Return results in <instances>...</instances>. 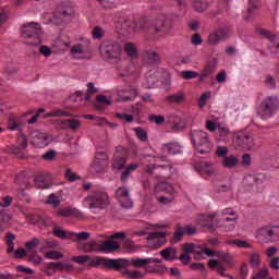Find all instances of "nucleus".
Wrapping results in <instances>:
<instances>
[{
  "mask_svg": "<svg viewBox=\"0 0 279 279\" xmlns=\"http://www.w3.org/2000/svg\"><path fill=\"white\" fill-rule=\"evenodd\" d=\"M227 243L244 250H252V245L245 240H229Z\"/></svg>",
  "mask_w": 279,
  "mask_h": 279,
  "instance_id": "ea45409f",
  "label": "nucleus"
},
{
  "mask_svg": "<svg viewBox=\"0 0 279 279\" xmlns=\"http://www.w3.org/2000/svg\"><path fill=\"white\" fill-rule=\"evenodd\" d=\"M65 178L68 182H75V180H81L80 175L75 174L72 169H66L65 171Z\"/></svg>",
  "mask_w": 279,
  "mask_h": 279,
  "instance_id": "13d9d810",
  "label": "nucleus"
},
{
  "mask_svg": "<svg viewBox=\"0 0 279 279\" xmlns=\"http://www.w3.org/2000/svg\"><path fill=\"white\" fill-rule=\"evenodd\" d=\"M73 263L78 265H88V267H105V269H111L113 271H122L130 267V260L125 258H108V257H96L92 258L89 255H80L72 257Z\"/></svg>",
  "mask_w": 279,
  "mask_h": 279,
  "instance_id": "f257e3e1",
  "label": "nucleus"
},
{
  "mask_svg": "<svg viewBox=\"0 0 279 279\" xmlns=\"http://www.w3.org/2000/svg\"><path fill=\"white\" fill-rule=\"evenodd\" d=\"M148 121L156 123V125H162V123H165V116L150 114L148 116Z\"/></svg>",
  "mask_w": 279,
  "mask_h": 279,
  "instance_id": "603ef678",
  "label": "nucleus"
},
{
  "mask_svg": "<svg viewBox=\"0 0 279 279\" xmlns=\"http://www.w3.org/2000/svg\"><path fill=\"white\" fill-rule=\"evenodd\" d=\"M121 247V244L117 241H104L100 244V252H104L105 254H110L111 252H117Z\"/></svg>",
  "mask_w": 279,
  "mask_h": 279,
  "instance_id": "5701e85b",
  "label": "nucleus"
},
{
  "mask_svg": "<svg viewBox=\"0 0 279 279\" xmlns=\"http://www.w3.org/2000/svg\"><path fill=\"white\" fill-rule=\"evenodd\" d=\"M100 53L109 64H113L117 71H125V60L123 59V48L114 40L105 39L100 44Z\"/></svg>",
  "mask_w": 279,
  "mask_h": 279,
  "instance_id": "f03ea898",
  "label": "nucleus"
},
{
  "mask_svg": "<svg viewBox=\"0 0 279 279\" xmlns=\"http://www.w3.org/2000/svg\"><path fill=\"white\" fill-rule=\"evenodd\" d=\"M45 256H46V258H50L51 260H58L59 258L63 257L62 253H60L58 251L46 252Z\"/></svg>",
  "mask_w": 279,
  "mask_h": 279,
  "instance_id": "6e6d98bb",
  "label": "nucleus"
},
{
  "mask_svg": "<svg viewBox=\"0 0 279 279\" xmlns=\"http://www.w3.org/2000/svg\"><path fill=\"white\" fill-rule=\"evenodd\" d=\"M256 13V4L254 2L248 1V7L246 12H243L244 21H252V16Z\"/></svg>",
  "mask_w": 279,
  "mask_h": 279,
  "instance_id": "f704fd0d",
  "label": "nucleus"
},
{
  "mask_svg": "<svg viewBox=\"0 0 279 279\" xmlns=\"http://www.w3.org/2000/svg\"><path fill=\"white\" fill-rule=\"evenodd\" d=\"M269 267L274 271H279V257H272L269 262Z\"/></svg>",
  "mask_w": 279,
  "mask_h": 279,
  "instance_id": "774afa93",
  "label": "nucleus"
},
{
  "mask_svg": "<svg viewBox=\"0 0 279 279\" xmlns=\"http://www.w3.org/2000/svg\"><path fill=\"white\" fill-rule=\"evenodd\" d=\"M35 185L38 189H50L51 183L47 180V177L43 172H39L35 175Z\"/></svg>",
  "mask_w": 279,
  "mask_h": 279,
  "instance_id": "b1692460",
  "label": "nucleus"
},
{
  "mask_svg": "<svg viewBox=\"0 0 279 279\" xmlns=\"http://www.w3.org/2000/svg\"><path fill=\"white\" fill-rule=\"evenodd\" d=\"M184 254L191 255L195 252V243H184L183 244Z\"/></svg>",
  "mask_w": 279,
  "mask_h": 279,
  "instance_id": "69168bd1",
  "label": "nucleus"
},
{
  "mask_svg": "<svg viewBox=\"0 0 279 279\" xmlns=\"http://www.w3.org/2000/svg\"><path fill=\"white\" fill-rule=\"evenodd\" d=\"M265 236L269 239V241H278L279 240V227L274 226L270 228H266L264 230Z\"/></svg>",
  "mask_w": 279,
  "mask_h": 279,
  "instance_id": "a878e982",
  "label": "nucleus"
},
{
  "mask_svg": "<svg viewBox=\"0 0 279 279\" xmlns=\"http://www.w3.org/2000/svg\"><path fill=\"white\" fill-rule=\"evenodd\" d=\"M97 93V87L95 83H87V93L84 95V101H90V95Z\"/></svg>",
  "mask_w": 279,
  "mask_h": 279,
  "instance_id": "de8ad7c7",
  "label": "nucleus"
},
{
  "mask_svg": "<svg viewBox=\"0 0 279 279\" xmlns=\"http://www.w3.org/2000/svg\"><path fill=\"white\" fill-rule=\"evenodd\" d=\"M121 28L129 34H136V32H143L147 29V20L142 19L138 22L132 20H122Z\"/></svg>",
  "mask_w": 279,
  "mask_h": 279,
  "instance_id": "1a4fd4ad",
  "label": "nucleus"
},
{
  "mask_svg": "<svg viewBox=\"0 0 279 279\" xmlns=\"http://www.w3.org/2000/svg\"><path fill=\"white\" fill-rule=\"evenodd\" d=\"M46 204H49L50 206H53L54 208H58L61 204L60 197L56 194H50L48 196V199L46 201Z\"/></svg>",
  "mask_w": 279,
  "mask_h": 279,
  "instance_id": "3c124183",
  "label": "nucleus"
},
{
  "mask_svg": "<svg viewBox=\"0 0 279 279\" xmlns=\"http://www.w3.org/2000/svg\"><path fill=\"white\" fill-rule=\"evenodd\" d=\"M239 220V216L234 217H222L218 220L217 226L218 228H222L225 232H230V230H234L236 228V221Z\"/></svg>",
  "mask_w": 279,
  "mask_h": 279,
  "instance_id": "a211bd4d",
  "label": "nucleus"
},
{
  "mask_svg": "<svg viewBox=\"0 0 279 279\" xmlns=\"http://www.w3.org/2000/svg\"><path fill=\"white\" fill-rule=\"evenodd\" d=\"M118 202L122 208H132V198L130 197V194L126 196H121L118 198Z\"/></svg>",
  "mask_w": 279,
  "mask_h": 279,
  "instance_id": "49530a36",
  "label": "nucleus"
},
{
  "mask_svg": "<svg viewBox=\"0 0 279 279\" xmlns=\"http://www.w3.org/2000/svg\"><path fill=\"white\" fill-rule=\"evenodd\" d=\"M131 265L135 268L149 267V259L148 258H132Z\"/></svg>",
  "mask_w": 279,
  "mask_h": 279,
  "instance_id": "79ce46f5",
  "label": "nucleus"
},
{
  "mask_svg": "<svg viewBox=\"0 0 279 279\" xmlns=\"http://www.w3.org/2000/svg\"><path fill=\"white\" fill-rule=\"evenodd\" d=\"M122 276L124 278L128 279H141V278H145V272L141 271V270H123L122 271Z\"/></svg>",
  "mask_w": 279,
  "mask_h": 279,
  "instance_id": "c85d7f7f",
  "label": "nucleus"
},
{
  "mask_svg": "<svg viewBox=\"0 0 279 279\" xmlns=\"http://www.w3.org/2000/svg\"><path fill=\"white\" fill-rule=\"evenodd\" d=\"M181 77L183 80H196V77H199V73L192 70H186L181 72Z\"/></svg>",
  "mask_w": 279,
  "mask_h": 279,
  "instance_id": "09e8293b",
  "label": "nucleus"
},
{
  "mask_svg": "<svg viewBox=\"0 0 279 279\" xmlns=\"http://www.w3.org/2000/svg\"><path fill=\"white\" fill-rule=\"evenodd\" d=\"M71 101H74V104H78V106H84L86 104V101L88 100H84V92H76L75 94H73L70 97Z\"/></svg>",
  "mask_w": 279,
  "mask_h": 279,
  "instance_id": "a19ab883",
  "label": "nucleus"
},
{
  "mask_svg": "<svg viewBox=\"0 0 279 279\" xmlns=\"http://www.w3.org/2000/svg\"><path fill=\"white\" fill-rule=\"evenodd\" d=\"M217 59L208 61V63L205 64L203 70L201 71V74H198L199 82H206L208 77H213V75H215V71H217Z\"/></svg>",
  "mask_w": 279,
  "mask_h": 279,
  "instance_id": "4468645a",
  "label": "nucleus"
},
{
  "mask_svg": "<svg viewBox=\"0 0 279 279\" xmlns=\"http://www.w3.org/2000/svg\"><path fill=\"white\" fill-rule=\"evenodd\" d=\"M52 234L57 236V239H73L71 233H66L60 226H54L52 229Z\"/></svg>",
  "mask_w": 279,
  "mask_h": 279,
  "instance_id": "2f4dec72",
  "label": "nucleus"
},
{
  "mask_svg": "<svg viewBox=\"0 0 279 279\" xmlns=\"http://www.w3.org/2000/svg\"><path fill=\"white\" fill-rule=\"evenodd\" d=\"M149 29L155 34H167V32H169V26L167 25V17L165 15H159L153 22Z\"/></svg>",
  "mask_w": 279,
  "mask_h": 279,
  "instance_id": "ddd939ff",
  "label": "nucleus"
},
{
  "mask_svg": "<svg viewBox=\"0 0 279 279\" xmlns=\"http://www.w3.org/2000/svg\"><path fill=\"white\" fill-rule=\"evenodd\" d=\"M239 163V158L235 155L227 156L222 160V166L226 169H234Z\"/></svg>",
  "mask_w": 279,
  "mask_h": 279,
  "instance_id": "cd10ccee",
  "label": "nucleus"
},
{
  "mask_svg": "<svg viewBox=\"0 0 279 279\" xmlns=\"http://www.w3.org/2000/svg\"><path fill=\"white\" fill-rule=\"evenodd\" d=\"M142 60L144 64H147L148 66L160 64L161 62L160 53H158V51L154 50L153 48L144 50L142 53Z\"/></svg>",
  "mask_w": 279,
  "mask_h": 279,
  "instance_id": "f8f14e48",
  "label": "nucleus"
},
{
  "mask_svg": "<svg viewBox=\"0 0 279 279\" xmlns=\"http://www.w3.org/2000/svg\"><path fill=\"white\" fill-rule=\"evenodd\" d=\"M48 117H71V113H69L68 111H62L60 109H56V110L51 111L50 113H48Z\"/></svg>",
  "mask_w": 279,
  "mask_h": 279,
  "instance_id": "e2e57ef3",
  "label": "nucleus"
},
{
  "mask_svg": "<svg viewBox=\"0 0 279 279\" xmlns=\"http://www.w3.org/2000/svg\"><path fill=\"white\" fill-rule=\"evenodd\" d=\"M56 150L51 149V150H48L46 151L44 155H43V159L44 160H56Z\"/></svg>",
  "mask_w": 279,
  "mask_h": 279,
  "instance_id": "338daca9",
  "label": "nucleus"
},
{
  "mask_svg": "<svg viewBox=\"0 0 279 279\" xmlns=\"http://www.w3.org/2000/svg\"><path fill=\"white\" fill-rule=\"evenodd\" d=\"M83 206L85 208H89V210H104L107 206H110V198L106 192L94 191L84 198Z\"/></svg>",
  "mask_w": 279,
  "mask_h": 279,
  "instance_id": "20e7f679",
  "label": "nucleus"
},
{
  "mask_svg": "<svg viewBox=\"0 0 279 279\" xmlns=\"http://www.w3.org/2000/svg\"><path fill=\"white\" fill-rule=\"evenodd\" d=\"M166 104H177V106H180V104H184L186 101V94L184 92H178L171 95H168L165 97Z\"/></svg>",
  "mask_w": 279,
  "mask_h": 279,
  "instance_id": "aec40b11",
  "label": "nucleus"
},
{
  "mask_svg": "<svg viewBox=\"0 0 279 279\" xmlns=\"http://www.w3.org/2000/svg\"><path fill=\"white\" fill-rule=\"evenodd\" d=\"M171 169H173V165L169 162L168 165H150L146 167V173L154 175V178H167L169 173H171Z\"/></svg>",
  "mask_w": 279,
  "mask_h": 279,
  "instance_id": "9d476101",
  "label": "nucleus"
},
{
  "mask_svg": "<svg viewBox=\"0 0 279 279\" xmlns=\"http://www.w3.org/2000/svg\"><path fill=\"white\" fill-rule=\"evenodd\" d=\"M138 167H141V163H138V162L131 163L130 166H128L121 174V181L128 182V179L130 178V173L132 171H136V169H138Z\"/></svg>",
  "mask_w": 279,
  "mask_h": 279,
  "instance_id": "7c9ffc66",
  "label": "nucleus"
},
{
  "mask_svg": "<svg viewBox=\"0 0 279 279\" xmlns=\"http://www.w3.org/2000/svg\"><path fill=\"white\" fill-rule=\"evenodd\" d=\"M72 241H74L75 243H80V241H88V239H90V232H80V233H75L72 232Z\"/></svg>",
  "mask_w": 279,
  "mask_h": 279,
  "instance_id": "c9c22d12",
  "label": "nucleus"
},
{
  "mask_svg": "<svg viewBox=\"0 0 279 279\" xmlns=\"http://www.w3.org/2000/svg\"><path fill=\"white\" fill-rule=\"evenodd\" d=\"M192 5L196 12H205L208 10V0H193Z\"/></svg>",
  "mask_w": 279,
  "mask_h": 279,
  "instance_id": "473e14b6",
  "label": "nucleus"
},
{
  "mask_svg": "<svg viewBox=\"0 0 279 279\" xmlns=\"http://www.w3.org/2000/svg\"><path fill=\"white\" fill-rule=\"evenodd\" d=\"M124 51L131 60H137L138 58V48L136 47L135 44L128 43L124 45Z\"/></svg>",
  "mask_w": 279,
  "mask_h": 279,
  "instance_id": "393cba45",
  "label": "nucleus"
},
{
  "mask_svg": "<svg viewBox=\"0 0 279 279\" xmlns=\"http://www.w3.org/2000/svg\"><path fill=\"white\" fill-rule=\"evenodd\" d=\"M216 156L218 158H226L228 156V146H218L216 149Z\"/></svg>",
  "mask_w": 279,
  "mask_h": 279,
  "instance_id": "052dcab7",
  "label": "nucleus"
},
{
  "mask_svg": "<svg viewBox=\"0 0 279 279\" xmlns=\"http://www.w3.org/2000/svg\"><path fill=\"white\" fill-rule=\"evenodd\" d=\"M21 36L26 45L38 47L43 44V27L36 22H29L22 25Z\"/></svg>",
  "mask_w": 279,
  "mask_h": 279,
  "instance_id": "7ed1b4c3",
  "label": "nucleus"
},
{
  "mask_svg": "<svg viewBox=\"0 0 279 279\" xmlns=\"http://www.w3.org/2000/svg\"><path fill=\"white\" fill-rule=\"evenodd\" d=\"M134 132H135L137 138L140 141H142V143H147L149 136L147 135V131H145V129L137 126L134 129Z\"/></svg>",
  "mask_w": 279,
  "mask_h": 279,
  "instance_id": "37998d69",
  "label": "nucleus"
},
{
  "mask_svg": "<svg viewBox=\"0 0 279 279\" xmlns=\"http://www.w3.org/2000/svg\"><path fill=\"white\" fill-rule=\"evenodd\" d=\"M20 125H21V121L19 120V118L14 117V114H11L8 121V130H11L12 132H14L19 130Z\"/></svg>",
  "mask_w": 279,
  "mask_h": 279,
  "instance_id": "e433bc0d",
  "label": "nucleus"
},
{
  "mask_svg": "<svg viewBox=\"0 0 279 279\" xmlns=\"http://www.w3.org/2000/svg\"><path fill=\"white\" fill-rule=\"evenodd\" d=\"M161 156L157 157L161 162H169L167 156H178L182 154V145L178 142L165 143L160 147Z\"/></svg>",
  "mask_w": 279,
  "mask_h": 279,
  "instance_id": "6e6552de",
  "label": "nucleus"
},
{
  "mask_svg": "<svg viewBox=\"0 0 279 279\" xmlns=\"http://www.w3.org/2000/svg\"><path fill=\"white\" fill-rule=\"evenodd\" d=\"M48 269L51 271H71L73 265L63 262H51L47 265Z\"/></svg>",
  "mask_w": 279,
  "mask_h": 279,
  "instance_id": "4be33fe9",
  "label": "nucleus"
},
{
  "mask_svg": "<svg viewBox=\"0 0 279 279\" xmlns=\"http://www.w3.org/2000/svg\"><path fill=\"white\" fill-rule=\"evenodd\" d=\"M66 123L68 128L72 130V132H77V130L82 128V121L77 119L57 120V125H59L61 130H64V125H66Z\"/></svg>",
  "mask_w": 279,
  "mask_h": 279,
  "instance_id": "6ab92c4d",
  "label": "nucleus"
},
{
  "mask_svg": "<svg viewBox=\"0 0 279 279\" xmlns=\"http://www.w3.org/2000/svg\"><path fill=\"white\" fill-rule=\"evenodd\" d=\"M192 142L198 154H210L213 151V143L208 140V133L205 131H194Z\"/></svg>",
  "mask_w": 279,
  "mask_h": 279,
  "instance_id": "39448f33",
  "label": "nucleus"
},
{
  "mask_svg": "<svg viewBox=\"0 0 279 279\" xmlns=\"http://www.w3.org/2000/svg\"><path fill=\"white\" fill-rule=\"evenodd\" d=\"M56 217H74L75 219H82L84 217V214L80 211V209L68 206L65 208H61L54 213Z\"/></svg>",
  "mask_w": 279,
  "mask_h": 279,
  "instance_id": "f3484780",
  "label": "nucleus"
},
{
  "mask_svg": "<svg viewBox=\"0 0 279 279\" xmlns=\"http://www.w3.org/2000/svg\"><path fill=\"white\" fill-rule=\"evenodd\" d=\"M106 36V32H104V28H101L100 26H95L92 31V38H94V40H101V38H104Z\"/></svg>",
  "mask_w": 279,
  "mask_h": 279,
  "instance_id": "a18cd8bd",
  "label": "nucleus"
},
{
  "mask_svg": "<svg viewBox=\"0 0 279 279\" xmlns=\"http://www.w3.org/2000/svg\"><path fill=\"white\" fill-rule=\"evenodd\" d=\"M175 254H178V251L173 247H166L160 251V256H162L165 260H175L178 258Z\"/></svg>",
  "mask_w": 279,
  "mask_h": 279,
  "instance_id": "bb28decb",
  "label": "nucleus"
},
{
  "mask_svg": "<svg viewBox=\"0 0 279 279\" xmlns=\"http://www.w3.org/2000/svg\"><path fill=\"white\" fill-rule=\"evenodd\" d=\"M40 245V240L33 238L31 241L25 243L26 250H36Z\"/></svg>",
  "mask_w": 279,
  "mask_h": 279,
  "instance_id": "4d7b16f0",
  "label": "nucleus"
},
{
  "mask_svg": "<svg viewBox=\"0 0 279 279\" xmlns=\"http://www.w3.org/2000/svg\"><path fill=\"white\" fill-rule=\"evenodd\" d=\"M167 266H162V265H154V266H146L145 270L147 271V274H166L167 271Z\"/></svg>",
  "mask_w": 279,
  "mask_h": 279,
  "instance_id": "72a5a7b5",
  "label": "nucleus"
},
{
  "mask_svg": "<svg viewBox=\"0 0 279 279\" xmlns=\"http://www.w3.org/2000/svg\"><path fill=\"white\" fill-rule=\"evenodd\" d=\"M128 160L125 157H118L113 160L112 167L116 169V171H121V169L125 168Z\"/></svg>",
  "mask_w": 279,
  "mask_h": 279,
  "instance_id": "c03bdc74",
  "label": "nucleus"
},
{
  "mask_svg": "<svg viewBox=\"0 0 279 279\" xmlns=\"http://www.w3.org/2000/svg\"><path fill=\"white\" fill-rule=\"evenodd\" d=\"M248 263L251 267H253L254 269H257V267H260V254L256 252L251 253L248 257Z\"/></svg>",
  "mask_w": 279,
  "mask_h": 279,
  "instance_id": "4c0bfd02",
  "label": "nucleus"
},
{
  "mask_svg": "<svg viewBox=\"0 0 279 279\" xmlns=\"http://www.w3.org/2000/svg\"><path fill=\"white\" fill-rule=\"evenodd\" d=\"M184 228L182 225H178L174 231V241H182V239H184Z\"/></svg>",
  "mask_w": 279,
  "mask_h": 279,
  "instance_id": "864d4df0",
  "label": "nucleus"
},
{
  "mask_svg": "<svg viewBox=\"0 0 279 279\" xmlns=\"http://www.w3.org/2000/svg\"><path fill=\"white\" fill-rule=\"evenodd\" d=\"M117 119H120L121 121H126V123H132L134 121V116L128 114L125 112L123 113H116Z\"/></svg>",
  "mask_w": 279,
  "mask_h": 279,
  "instance_id": "5fc2aeb1",
  "label": "nucleus"
},
{
  "mask_svg": "<svg viewBox=\"0 0 279 279\" xmlns=\"http://www.w3.org/2000/svg\"><path fill=\"white\" fill-rule=\"evenodd\" d=\"M279 109V98L277 96H268L263 99L257 114L260 119H271L276 110Z\"/></svg>",
  "mask_w": 279,
  "mask_h": 279,
  "instance_id": "423d86ee",
  "label": "nucleus"
},
{
  "mask_svg": "<svg viewBox=\"0 0 279 279\" xmlns=\"http://www.w3.org/2000/svg\"><path fill=\"white\" fill-rule=\"evenodd\" d=\"M26 219L33 226H36L37 223H40V221H43V218L39 215H26Z\"/></svg>",
  "mask_w": 279,
  "mask_h": 279,
  "instance_id": "680f3d73",
  "label": "nucleus"
},
{
  "mask_svg": "<svg viewBox=\"0 0 279 279\" xmlns=\"http://www.w3.org/2000/svg\"><path fill=\"white\" fill-rule=\"evenodd\" d=\"M235 145H238V147H242V149H246L247 151H250V149H253L255 145L254 137L241 133L235 138Z\"/></svg>",
  "mask_w": 279,
  "mask_h": 279,
  "instance_id": "dca6fc26",
  "label": "nucleus"
},
{
  "mask_svg": "<svg viewBox=\"0 0 279 279\" xmlns=\"http://www.w3.org/2000/svg\"><path fill=\"white\" fill-rule=\"evenodd\" d=\"M58 13L63 19H73L75 16V5L71 1L61 2L58 5Z\"/></svg>",
  "mask_w": 279,
  "mask_h": 279,
  "instance_id": "2eb2a0df",
  "label": "nucleus"
},
{
  "mask_svg": "<svg viewBox=\"0 0 279 279\" xmlns=\"http://www.w3.org/2000/svg\"><path fill=\"white\" fill-rule=\"evenodd\" d=\"M190 269H193V271H199L201 274L206 272V266H204L203 263H192L190 265Z\"/></svg>",
  "mask_w": 279,
  "mask_h": 279,
  "instance_id": "bf43d9fd",
  "label": "nucleus"
},
{
  "mask_svg": "<svg viewBox=\"0 0 279 279\" xmlns=\"http://www.w3.org/2000/svg\"><path fill=\"white\" fill-rule=\"evenodd\" d=\"M88 247L89 252H101V244H98L95 240L88 242Z\"/></svg>",
  "mask_w": 279,
  "mask_h": 279,
  "instance_id": "0e129e2a",
  "label": "nucleus"
},
{
  "mask_svg": "<svg viewBox=\"0 0 279 279\" xmlns=\"http://www.w3.org/2000/svg\"><path fill=\"white\" fill-rule=\"evenodd\" d=\"M136 99V89H132L130 94H119V101H132Z\"/></svg>",
  "mask_w": 279,
  "mask_h": 279,
  "instance_id": "8fccbe9b",
  "label": "nucleus"
},
{
  "mask_svg": "<svg viewBox=\"0 0 279 279\" xmlns=\"http://www.w3.org/2000/svg\"><path fill=\"white\" fill-rule=\"evenodd\" d=\"M167 239V233L162 231H155L148 233L147 241H155L157 243V247H162L165 245Z\"/></svg>",
  "mask_w": 279,
  "mask_h": 279,
  "instance_id": "412c9836",
  "label": "nucleus"
},
{
  "mask_svg": "<svg viewBox=\"0 0 279 279\" xmlns=\"http://www.w3.org/2000/svg\"><path fill=\"white\" fill-rule=\"evenodd\" d=\"M108 162V155L104 151L96 153L93 161L94 167H104V163Z\"/></svg>",
  "mask_w": 279,
  "mask_h": 279,
  "instance_id": "c756f323",
  "label": "nucleus"
},
{
  "mask_svg": "<svg viewBox=\"0 0 279 279\" xmlns=\"http://www.w3.org/2000/svg\"><path fill=\"white\" fill-rule=\"evenodd\" d=\"M204 254H205V256H209V257L217 256V252L213 251L211 248L205 247V248L201 250V252L194 256L195 260H202V259L206 258V257H204Z\"/></svg>",
  "mask_w": 279,
  "mask_h": 279,
  "instance_id": "58836bf2",
  "label": "nucleus"
},
{
  "mask_svg": "<svg viewBox=\"0 0 279 279\" xmlns=\"http://www.w3.org/2000/svg\"><path fill=\"white\" fill-rule=\"evenodd\" d=\"M51 143H53V135L47 132H40V131L34 132L32 144L35 147H39L40 149H43V147H47V145H51Z\"/></svg>",
  "mask_w": 279,
  "mask_h": 279,
  "instance_id": "9b49d317",
  "label": "nucleus"
},
{
  "mask_svg": "<svg viewBox=\"0 0 279 279\" xmlns=\"http://www.w3.org/2000/svg\"><path fill=\"white\" fill-rule=\"evenodd\" d=\"M231 34L232 31H230V27L218 26L209 34L207 43L213 47H217V45H219V43H222V40H228Z\"/></svg>",
  "mask_w": 279,
  "mask_h": 279,
  "instance_id": "0eeeda50",
  "label": "nucleus"
}]
</instances>
